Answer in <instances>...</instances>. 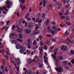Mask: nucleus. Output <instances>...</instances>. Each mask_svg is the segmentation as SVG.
<instances>
[{
    "mask_svg": "<svg viewBox=\"0 0 74 74\" xmlns=\"http://www.w3.org/2000/svg\"><path fill=\"white\" fill-rule=\"evenodd\" d=\"M33 62V60H32L30 58H29V59L28 60V64H30L32 63V62Z\"/></svg>",
    "mask_w": 74,
    "mask_h": 74,
    "instance_id": "obj_9",
    "label": "nucleus"
},
{
    "mask_svg": "<svg viewBox=\"0 0 74 74\" xmlns=\"http://www.w3.org/2000/svg\"><path fill=\"white\" fill-rule=\"evenodd\" d=\"M45 18V14H44V13H43L42 14V18H43V19H44Z\"/></svg>",
    "mask_w": 74,
    "mask_h": 74,
    "instance_id": "obj_33",
    "label": "nucleus"
},
{
    "mask_svg": "<svg viewBox=\"0 0 74 74\" xmlns=\"http://www.w3.org/2000/svg\"><path fill=\"white\" fill-rule=\"evenodd\" d=\"M0 23L2 26L4 25V22L3 21L1 23L0 22Z\"/></svg>",
    "mask_w": 74,
    "mask_h": 74,
    "instance_id": "obj_37",
    "label": "nucleus"
},
{
    "mask_svg": "<svg viewBox=\"0 0 74 74\" xmlns=\"http://www.w3.org/2000/svg\"><path fill=\"white\" fill-rule=\"evenodd\" d=\"M65 36H67L69 34V33L68 32V31H66L64 33Z\"/></svg>",
    "mask_w": 74,
    "mask_h": 74,
    "instance_id": "obj_14",
    "label": "nucleus"
},
{
    "mask_svg": "<svg viewBox=\"0 0 74 74\" xmlns=\"http://www.w3.org/2000/svg\"><path fill=\"white\" fill-rule=\"evenodd\" d=\"M58 14H59V15H60V16H62V15H63V14H62L61 12L59 13H58Z\"/></svg>",
    "mask_w": 74,
    "mask_h": 74,
    "instance_id": "obj_43",
    "label": "nucleus"
},
{
    "mask_svg": "<svg viewBox=\"0 0 74 74\" xmlns=\"http://www.w3.org/2000/svg\"><path fill=\"white\" fill-rule=\"evenodd\" d=\"M44 48L45 49V50H47V47H46V46H45L44 47Z\"/></svg>",
    "mask_w": 74,
    "mask_h": 74,
    "instance_id": "obj_62",
    "label": "nucleus"
},
{
    "mask_svg": "<svg viewBox=\"0 0 74 74\" xmlns=\"http://www.w3.org/2000/svg\"><path fill=\"white\" fill-rule=\"evenodd\" d=\"M47 35L48 37H51V35H49V34H47Z\"/></svg>",
    "mask_w": 74,
    "mask_h": 74,
    "instance_id": "obj_44",
    "label": "nucleus"
},
{
    "mask_svg": "<svg viewBox=\"0 0 74 74\" xmlns=\"http://www.w3.org/2000/svg\"><path fill=\"white\" fill-rule=\"evenodd\" d=\"M27 42L28 45H27V46H28V48H29V49H30V48H31V46H30L31 45H32V43L31 42H30V39L29 38L28 39L27 41Z\"/></svg>",
    "mask_w": 74,
    "mask_h": 74,
    "instance_id": "obj_3",
    "label": "nucleus"
},
{
    "mask_svg": "<svg viewBox=\"0 0 74 74\" xmlns=\"http://www.w3.org/2000/svg\"><path fill=\"white\" fill-rule=\"evenodd\" d=\"M39 33V32L38 30L35 31L34 32V34H38Z\"/></svg>",
    "mask_w": 74,
    "mask_h": 74,
    "instance_id": "obj_20",
    "label": "nucleus"
},
{
    "mask_svg": "<svg viewBox=\"0 0 74 74\" xmlns=\"http://www.w3.org/2000/svg\"><path fill=\"white\" fill-rule=\"evenodd\" d=\"M61 50L64 51H67L68 49L67 48V47L65 45H62L61 47Z\"/></svg>",
    "mask_w": 74,
    "mask_h": 74,
    "instance_id": "obj_1",
    "label": "nucleus"
},
{
    "mask_svg": "<svg viewBox=\"0 0 74 74\" xmlns=\"http://www.w3.org/2000/svg\"><path fill=\"white\" fill-rule=\"evenodd\" d=\"M24 32L26 34H29L32 32V30L30 29L25 28L24 29Z\"/></svg>",
    "mask_w": 74,
    "mask_h": 74,
    "instance_id": "obj_4",
    "label": "nucleus"
},
{
    "mask_svg": "<svg viewBox=\"0 0 74 74\" xmlns=\"http://www.w3.org/2000/svg\"><path fill=\"white\" fill-rule=\"evenodd\" d=\"M15 28V26L14 25H13L12 26V30H14Z\"/></svg>",
    "mask_w": 74,
    "mask_h": 74,
    "instance_id": "obj_34",
    "label": "nucleus"
},
{
    "mask_svg": "<svg viewBox=\"0 0 74 74\" xmlns=\"http://www.w3.org/2000/svg\"><path fill=\"white\" fill-rule=\"evenodd\" d=\"M12 63L14 65L16 68V69H17V71L18 72H19V66H18V67H16V65L15 64V62L13 60H12Z\"/></svg>",
    "mask_w": 74,
    "mask_h": 74,
    "instance_id": "obj_5",
    "label": "nucleus"
},
{
    "mask_svg": "<svg viewBox=\"0 0 74 74\" xmlns=\"http://www.w3.org/2000/svg\"><path fill=\"white\" fill-rule=\"evenodd\" d=\"M27 20L28 21H31V20H32V19H31V18H28L27 19Z\"/></svg>",
    "mask_w": 74,
    "mask_h": 74,
    "instance_id": "obj_58",
    "label": "nucleus"
},
{
    "mask_svg": "<svg viewBox=\"0 0 74 74\" xmlns=\"http://www.w3.org/2000/svg\"><path fill=\"white\" fill-rule=\"evenodd\" d=\"M71 62L72 64H74V60H73L71 61Z\"/></svg>",
    "mask_w": 74,
    "mask_h": 74,
    "instance_id": "obj_50",
    "label": "nucleus"
},
{
    "mask_svg": "<svg viewBox=\"0 0 74 74\" xmlns=\"http://www.w3.org/2000/svg\"><path fill=\"white\" fill-rule=\"evenodd\" d=\"M21 22V23H25V21H24V20L23 19H21L20 20Z\"/></svg>",
    "mask_w": 74,
    "mask_h": 74,
    "instance_id": "obj_24",
    "label": "nucleus"
},
{
    "mask_svg": "<svg viewBox=\"0 0 74 74\" xmlns=\"http://www.w3.org/2000/svg\"><path fill=\"white\" fill-rule=\"evenodd\" d=\"M67 41H69L70 42H71V41L70 40H69V39H66V44L68 45H70V43L69 42H67Z\"/></svg>",
    "mask_w": 74,
    "mask_h": 74,
    "instance_id": "obj_13",
    "label": "nucleus"
},
{
    "mask_svg": "<svg viewBox=\"0 0 74 74\" xmlns=\"http://www.w3.org/2000/svg\"><path fill=\"white\" fill-rule=\"evenodd\" d=\"M68 64H69V65H70V66H71V67L72 66V65H71V63H70L69 62V63H68Z\"/></svg>",
    "mask_w": 74,
    "mask_h": 74,
    "instance_id": "obj_59",
    "label": "nucleus"
},
{
    "mask_svg": "<svg viewBox=\"0 0 74 74\" xmlns=\"http://www.w3.org/2000/svg\"><path fill=\"white\" fill-rule=\"evenodd\" d=\"M6 5H11L12 3L11 2H10L8 1H6Z\"/></svg>",
    "mask_w": 74,
    "mask_h": 74,
    "instance_id": "obj_7",
    "label": "nucleus"
},
{
    "mask_svg": "<svg viewBox=\"0 0 74 74\" xmlns=\"http://www.w3.org/2000/svg\"><path fill=\"white\" fill-rule=\"evenodd\" d=\"M17 42L16 40H14L12 41V44H16Z\"/></svg>",
    "mask_w": 74,
    "mask_h": 74,
    "instance_id": "obj_21",
    "label": "nucleus"
},
{
    "mask_svg": "<svg viewBox=\"0 0 74 74\" xmlns=\"http://www.w3.org/2000/svg\"><path fill=\"white\" fill-rule=\"evenodd\" d=\"M54 47L53 46H52L50 48V49H52Z\"/></svg>",
    "mask_w": 74,
    "mask_h": 74,
    "instance_id": "obj_61",
    "label": "nucleus"
},
{
    "mask_svg": "<svg viewBox=\"0 0 74 74\" xmlns=\"http://www.w3.org/2000/svg\"><path fill=\"white\" fill-rule=\"evenodd\" d=\"M70 6V4H68L67 5H66L65 7L66 8H68V7H69Z\"/></svg>",
    "mask_w": 74,
    "mask_h": 74,
    "instance_id": "obj_35",
    "label": "nucleus"
},
{
    "mask_svg": "<svg viewBox=\"0 0 74 74\" xmlns=\"http://www.w3.org/2000/svg\"><path fill=\"white\" fill-rule=\"evenodd\" d=\"M40 15H41V14L40 13L38 14L37 16V18H39L40 16Z\"/></svg>",
    "mask_w": 74,
    "mask_h": 74,
    "instance_id": "obj_32",
    "label": "nucleus"
},
{
    "mask_svg": "<svg viewBox=\"0 0 74 74\" xmlns=\"http://www.w3.org/2000/svg\"><path fill=\"white\" fill-rule=\"evenodd\" d=\"M19 37L20 39H22V34H21V33L19 34Z\"/></svg>",
    "mask_w": 74,
    "mask_h": 74,
    "instance_id": "obj_19",
    "label": "nucleus"
},
{
    "mask_svg": "<svg viewBox=\"0 0 74 74\" xmlns=\"http://www.w3.org/2000/svg\"><path fill=\"white\" fill-rule=\"evenodd\" d=\"M55 69L57 72H59V73L63 71V68L60 66H58V68H56Z\"/></svg>",
    "mask_w": 74,
    "mask_h": 74,
    "instance_id": "obj_2",
    "label": "nucleus"
},
{
    "mask_svg": "<svg viewBox=\"0 0 74 74\" xmlns=\"http://www.w3.org/2000/svg\"><path fill=\"white\" fill-rule=\"evenodd\" d=\"M65 18V17H64V16H62L61 17V19H64Z\"/></svg>",
    "mask_w": 74,
    "mask_h": 74,
    "instance_id": "obj_60",
    "label": "nucleus"
},
{
    "mask_svg": "<svg viewBox=\"0 0 74 74\" xmlns=\"http://www.w3.org/2000/svg\"><path fill=\"white\" fill-rule=\"evenodd\" d=\"M17 40L20 41V42H23V40L20 39H17Z\"/></svg>",
    "mask_w": 74,
    "mask_h": 74,
    "instance_id": "obj_31",
    "label": "nucleus"
},
{
    "mask_svg": "<svg viewBox=\"0 0 74 74\" xmlns=\"http://www.w3.org/2000/svg\"><path fill=\"white\" fill-rule=\"evenodd\" d=\"M37 58H38V56H36L34 57V59H37Z\"/></svg>",
    "mask_w": 74,
    "mask_h": 74,
    "instance_id": "obj_49",
    "label": "nucleus"
},
{
    "mask_svg": "<svg viewBox=\"0 0 74 74\" xmlns=\"http://www.w3.org/2000/svg\"><path fill=\"white\" fill-rule=\"evenodd\" d=\"M48 30L49 32H50V30H51V28L49 27L48 28Z\"/></svg>",
    "mask_w": 74,
    "mask_h": 74,
    "instance_id": "obj_46",
    "label": "nucleus"
},
{
    "mask_svg": "<svg viewBox=\"0 0 74 74\" xmlns=\"http://www.w3.org/2000/svg\"><path fill=\"white\" fill-rule=\"evenodd\" d=\"M16 49H19V48H21V45H20L19 44L17 45H16Z\"/></svg>",
    "mask_w": 74,
    "mask_h": 74,
    "instance_id": "obj_16",
    "label": "nucleus"
},
{
    "mask_svg": "<svg viewBox=\"0 0 74 74\" xmlns=\"http://www.w3.org/2000/svg\"><path fill=\"white\" fill-rule=\"evenodd\" d=\"M57 51H58V49H55V50L54 51V52H56V53H57Z\"/></svg>",
    "mask_w": 74,
    "mask_h": 74,
    "instance_id": "obj_54",
    "label": "nucleus"
},
{
    "mask_svg": "<svg viewBox=\"0 0 74 74\" xmlns=\"http://www.w3.org/2000/svg\"><path fill=\"white\" fill-rule=\"evenodd\" d=\"M66 20H68V21H70V18H69V16L66 17Z\"/></svg>",
    "mask_w": 74,
    "mask_h": 74,
    "instance_id": "obj_42",
    "label": "nucleus"
},
{
    "mask_svg": "<svg viewBox=\"0 0 74 74\" xmlns=\"http://www.w3.org/2000/svg\"><path fill=\"white\" fill-rule=\"evenodd\" d=\"M47 3V1L44 0L43 1V7H45V3Z\"/></svg>",
    "mask_w": 74,
    "mask_h": 74,
    "instance_id": "obj_26",
    "label": "nucleus"
},
{
    "mask_svg": "<svg viewBox=\"0 0 74 74\" xmlns=\"http://www.w3.org/2000/svg\"><path fill=\"white\" fill-rule=\"evenodd\" d=\"M62 4H60V5H59V6L58 8V10H59L60 8V6H62Z\"/></svg>",
    "mask_w": 74,
    "mask_h": 74,
    "instance_id": "obj_40",
    "label": "nucleus"
},
{
    "mask_svg": "<svg viewBox=\"0 0 74 74\" xmlns=\"http://www.w3.org/2000/svg\"><path fill=\"white\" fill-rule=\"evenodd\" d=\"M60 3V2H56V5H59V3Z\"/></svg>",
    "mask_w": 74,
    "mask_h": 74,
    "instance_id": "obj_53",
    "label": "nucleus"
},
{
    "mask_svg": "<svg viewBox=\"0 0 74 74\" xmlns=\"http://www.w3.org/2000/svg\"><path fill=\"white\" fill-rule=\"evenodd\" d=\"M42 36L41 35H40L39 37V40H41L42 39Z\"/></svg>",
    "mask_w": 74,
    "mask_h": 74,
    "instance_id": "obj_39",
    "label": "nucleus"
},
{
    "mask_svg": "<svg viewBox=\"0 0 74 74\" xmlns=\"http://www.w3.org/2000/svg\"><path fill=\"white\" fill-rule=\"evenodd\" d=\"M40 21V18H39L37 17L36 19V22H38Z\"/></svg>",
    "mask_w": 74,
    "mask_h": 74,
    "instance_id": "obj_27",
    "label": "nucleus"
},
{
    "mask_svg": "<svg viewBox=\"0 0 74 74\" xmlns=\"http://www.w3.org/2000/svg\"><path fill=\"white\" fill-rule=\"evenodd\" d=\"M19 1L20 3H21V4L22 3L24 4L25 2V1L24 0H19Z\"/></svg>",
    "mask_w": 74,
    "mask_h": 74,
    "instance_id": "obj_15",
    "label": "nucleus"
},
{
    "mask_svg": "<svg viewBox=\"0 0 74 74\" xmlns=\"http://www.w3.org/2000/svg\"><path fill=\"white\" fill-rule=\"evenodd\" d=\"M45 23L46 24V25H47L48 23H49V21L47 19L45 21Z\"/></svg>",
    "mask_w": 74,
    "mask_h": 74,
    "instance_id": "obj_18",
    "label": "nucleus"
},
{
    "mask_svg": "<svg viewBox=\"0 0 74 74\" xmlns=\"http://www.w3.org/2000/svg\"><path fill=\"white\" fill-rule=\"evenodd\" d=\"M63 2L64 3H67V2H66V0H63Z\"/></svg>",
    "mask_w": 74,
    "mask_h": 74,
    "instance_id": "obj_48",
    "label": "nucleus"
},
{
    "mask_svg": "<svg viewBox=\"0 0 74 74\" xmlns=\"http://www.w3.org/2000/svg\"><path fill=\"white\" fill-rule=\"evenodd\" d=\"M21 63V62H17V65H20Z\"/></svg>",
    "mask_w": 74,
    "mask_h": 74,
    "instance_id": "obj_36",
    "label": "nucleus"
},
{
    "mask_svg": "<svg viewBox=\"0 0 74 74\" xmlns=\"http://www.w3.org/2000/svg\"><path fill=\"white\" fill-rule=\"evenodd\" d=\"M43 66V64H39V68H42V67Z\"/></svg>",
    "mask_w": 74,
    "mask_h": 74,
    "instance_id": "obj_22",
    "label": "nucleus"
},
{
    "mask_svg": "<svg viewBox=\"0 0 74 74\" xmlns=\"http://www.w3.org/2000/svg\"><path fill=\"white\" fill-rule=\"evenodd\" d=\"M35 30H37L39 28V27L38 26V24H36V25Z\"/></svg>",
    "mask_w": 74,
    "mask_h": 74,
    "instance_id": "obj_25",
    "label": "nucleus"
},
{
    "mask_svg": "<svg viewBox=\"0 0 74 74\" xmlns=\"http://www.w3.org/2000/svg\"><path fill=\"white\" fill-rule=\"evenodd\" d=\"M21 49L20 51V53H23L24 52V51L23 50H25V47H23V46H22L20 48Z\"/></svg>",
    "mask_w": 74,
    "mask_h": 74,
    "instance_id": "obj_6",
    "label": "nucleus"
},
{
    "mask_svg": "<svg viewBox=\"0 0 74 74\" xmlns=\"http://www.w3.org/2000/svg\"><path fill=\"white\" fill-rule=\"evenodd\" d=\"M56 55V53L55 52V53H54V55L52 54L51 55V56L54 59H56V56H55Z\"/></svg>",
    "mask_w": 74,
    "mask_h": 74,
    "instance_id": "obj_8",
    "label": "nucleus"
},
{
    "mask_svg": "<svg viewBox=\"0 0 74 74\" xmlns=\"http://www.w3.org/2000/svg\"><path fill=\"white\" fill-rule=\"evenodd\" d=\"M70 52L71 53V54H72V55H74V51L73 50H71L70 51Z\"/></svg>",
    "mask_w": 74,
    "mask_h": 74,
    "instance_id": "obj_30",
    "label": "nucleus"
},
{
    "mask_svg": "<svg viewBox=\"0 0 74 74\" xmlns=\"http://www.w3.org/2000/svg\"><path fill=\"white\" fill-rule=\"evenodd\" d=\"M58 62H56V66L57 67H58Z\"/></svg>",
    "mask_w": 74,
    "mask_h": 74,
    "instance_id": "obj_45",
    "label": "nucleus"
},
{
    "mask_svg": "<svg viewBox=\"0 0 74 74\" xmlns=\"http://www.w3.org/2000/svg\"><path fill=\"white\" fill-rule=\"evenodd\" d=\"M42 48H44L43 47H40V54H42V52H43V50H42Z\"/></svg>",
    "mask_w": 74,
    "mask_h": 74,
    "instance_id": "obj_12",
    "label": "nucleus"
},
{
    "mask_svg": "<svg viewBox=\"0 0 74 74\" xmlns=\"http://www.w3.org/2000/svg\"><path fill=\"white\" fill-rule=\"evenodd\" d=\"M58 59L59 60H63V58L61 56H58Z\"/></svg>",
    "mask_w": 74,
    "mask_h": 74,
    "instance_id": "obj_17",
    "label": "nucleus"
},
{
    "mask_svg": "<svg viewBox=\"0 0 74 74\" xmlns=\"http://www.w3.org/2000/svg\"><path fill=\"white\" fill-rule=\"evenodd\" d=\"M33 27V23H31L30 24H29V25H28V28H29V29H31V28H32Z\"/></svg>",
    "mask_w": 74,
    "mask_h": 74,
    "instance_id": "obj_11",
    "label": "nucleus"
},
{
    "mask_svg": "<svg viewBox=\"0 0 74 74\" xmlns=\"http://www.w3.org/2000/svg\"><path fill=\"white\" fill-rule=\"evenodd\" d=\"M1 69H2V70H4V66H1Z\"/></svg>",
    "mask_w": 74,
    "mask_h": 74,
    "instance_id": "obj_56",
    "label": "nucleus"
},
{
    "mask_svg": "<svg viewBox=\"0 0 74 74\" xmlns=\"http://www.w3.org/2000/svg\"><path fill=\"white\" fill-rule=\"evenodd\" d=\"M47 73H48L47 71H46V72H43V74H47Z\"/></svg>",
    "mask_w": 74,
    "mask_h": 74,
    "instance_id": "obj_64",
    "label": "nucleus"
},
{
    "mask_svg": "<svg viewBox=\"0 0 74 74\" xmlns=\"http://www.w3.org/2000/svg\"><path fill=\"white\" fill-rule=\"evenodd\" d=\"M55 34V32H54V31H52V33H51V34L52 35H53V34Z\"/></svg>",
    "mask_w": 74,
    "mask_h": 74,
    "instance_id": "obj_55",
    "label": "nucleus"
},
{
    "mask_svg": "<svg viewBox=\"0 0 74 74\" xmlns=\"http://www.w3.org/2000/svg\"><path fill=\"white\" fill-rule=\"evenodd\" d=\"M68 14H69V12H66L65 14V15H67Z\"/></svg>",
    "mask_w": 74,
    "mask_h": 74,
    "instance_id": "obj_57",
    "label": "nucleus"
},
{
    "mask_svg": "<svg viewBox=\"0 0 74 74\" xmlns=\"http://www.w3.org/2000/svg\"><path fill=\"white\" fill-rule=\"evenodd\" d=\"M17 16H19V15H20L19 13L18 12H17Z\"/></svg>",
    "mask_w": 74,
    "mask_h": 74,
    "instance_id": "obj_52",
    "label": "nucleus"
},
{
    "mask_svg": "<svg viewBox=\"0 0 74 74\" xmlns=\"http://www.w3.org/2000/svg\"><path fill=\"white\" fill-rule=\"evenodd\" d=\"M6 7H7V8H8L9 9L11 7H10V6H6Z\"/></svg>",
    "mask_w": 74,
    "mask_h": 74,
    "instance_id": "obj_51",
    "label": "nucleus"
},
{
    "mask_svg": "<svg viewBox=\"0 0 74 74\" xmlns=\"http://www.w3.org/2000/svg\"><path fill=\"white\" fill-rule=\"evenodd\" d=\"M29 11V12H32V8L31 7L30 8Z\"/></svg>",
    "mask_w": 74,
    "mask_h": 74,
    "instance_id": "obj_47",
    "label": "nucleus"
},
{
    "mask_svg": "<svg viewBox=\"0 0 74 74\" xmlns=\"http://www.w3.org/2000/svg\"><path fill=\"white\" fill-rule=\"evenodd\" d=\"M44 61L45 63H47V61H48V58H47L46 60H45Z\"/></svg>",
    "mask_w": 74,
    "mask_h": 74,
    "instance_id": "obj_38",
    "label": "nucleus"
},
{
    "mask_svg": "<svg viewBox=\"0 0 74 74\" xmlns=\"http://www.w3.org/2000/svg\"><path fill=\"white\" fill-rule=\"evenodd\" d=\"M52 41H53V42H56V40L55 39H54L52 40Z\"/></svg>",
    "mask_w": 74,
    "mask_h": 74,
    "instance_id": "obj_63",
    "label": "nucleus"
},
{
    "mask_svg": "<svg viewBox=\"0 0 74 74\" xmlns=\"http://www.w3.org/2000/svg\"><path fill=\"white\" fill-rule=\"evenodd\" d=\"M36 44H37V41L36 40H34L33 43V45H35Z\"/></svg>",
    "mask_w": 74,
    "mask_h": 74,
    "instance_id": "obj_28",
    "label": "nucleus"
},
{
    "mask_svg": "<svg viewBox=\"0 0 74 74\" xmlns=\"http://www.w3.org/2000/svg\"><path fill=\"white\" fill-rule=\"evenodd\" d=\"M36 62H40V60H39V59L38 58H37L36 60Z\"/></svg>",
    "mask_w": 74,
    "mask_h": 74,
    "instance_id": "obj_41",
    "label": "nucleus"
},
{
    "mask_svg": "<svg viewBox=\"0 0 74 74\" xmlns=\"http://www.w3.org/2000/svg\"><path fill=\"white\" fill-rule=\"evenodd\" d=\"M20 7H21L22 11H23V10H25V8H26V7L25 6H24L23 8V5H22V3L20 4Z\"/></svg>",
    "mask_w": 74,
    "mask_h": 74,
    "instance_id": "obj_10",
    "label": "nucleus"
},
{
    "mask_svg": "<svg viewBox=\"0 0 74 74\" xmlns=\"http://www.w3.org/2000/svg\"><path fill=\"white\" fill-rule=\"evenodd\" d=\"M14 34L13 33H11L10 34V37L11 38H13L12 37H14Z\"/></svg>",
    "mask_w": 74,
    "mask_h": 74,
    "instance_id": "obj_29",
    "label": "nucleus"
},
{
    "mask_svg": "<svg viewBox=\"0 0 74 74\" xmlns=\"http://www.w3.org/2000/svg\"><path fill=\"white\" fill-rule=\"evenodd\" d=\"M31 53V52L29 50H27V54H28V55H29L30 54V53Z\"/></svg>",
    "mask_w": 74,
    "mask_h": 74,
    "instance_id": "obj_23",
    "label": "nucleus"
}]
</instances>
